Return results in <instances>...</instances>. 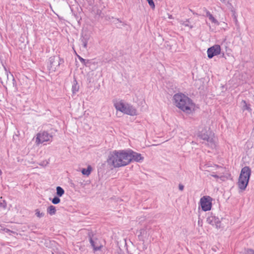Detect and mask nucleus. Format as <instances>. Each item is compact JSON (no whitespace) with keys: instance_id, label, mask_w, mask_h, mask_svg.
Masks as SVG:
<instances>
[{"instance_id":"aec40b11","label":"nucleus","mask_w":254,"mask_h":254,"mask_svg":"<svg viewBox=\"0 0 254 254\" xmlns=\"http://www.w3.org/2000/svg\"><path fill=\"white\" fill-rule=\"evenodd\" d=\"M35 215L37 216V217L41 218L44 216L45 213L44 212H41L39 209H37L35 210Z\"/></svg>"},{"instance_id":"4468645a","label":"nucleus","mask_w":254,"mask_h":254,"mask_svg":"<svg viewBox=\"0 0 254 254\" xmlns=\"http://www.w3.org/2000/svg\"><path fill=\"white\" fill-rule=\"evenodd\" d=\"M89 37L88 35H82L81 38V42L82 44V45L84 48H87V44L88 41L89 40Z\"/></svg>"},{"instance_id":"1a4fd4ad","label":"nucleus","mask_w":254,"mask_h":254,"mask_svg":"<svg viewBox=\"0 0 254 254\" xmlns=\"http://www.w3.org/2000/svg\"><path fill=\"white\" fill-rule=\"evenodd\" d=\"M221 52V47L218 45H215L208 49L207 53L208 57L209 59L212 58L214 56L218 55Z\"/></svg>"},{"instance_id":"39448f33","label":"nucleus","mask_w":254,"mask_h":254,"mask_svg":"<svg viewBox=\"0 0 254 254\" xmlns=\"http://www.w3.org/2000/svg\"><path fill=\"white\" fill-rule=\"evenodd\" d=\"M251 175V170L250 167L246 166L241 170L238 182V186L241 190H246Z\"/></svg>"},{"instance_id":"412c9836","label":"nucleus","mask_w":254,"mask_h":254,"mask_svg":"<svg viewBox=\"0 0 254 254\" xmlns=\"http://www.w3.org/2000/svg\"><path fill=\"white\" fill-rule=\"evenodd\" d=\"M210 176L215 178L216 179H221L222 178V175L219 173L218 172H217V174L214 173H212L210 174Z\"/></svg>"},{"instance_id":"2eb2a0df","label":"nucleus","mask_w":254,"mask_h":254,"mask_svg":"<svg viewBox=\"0 0 254 254\" xmlns=\"http://www.w3.org/2000/svg\"><path fill=\"white\" fill-rule=\"evenodd\" d=\"M206 16L209 18V20L211 21L212 23L219 25L218 21L213 17V16L209 12H206Z\"/></svg>"},{"instance_id":"f3484780","label":"nucleus","mask_w":254,"mask_h":254,"mask_svg":"<svg viewBox=\"0 0 254 254\" xmlns=\"http://www.w3.org/2000/svg\"><path fill=\"white\" fill-rule=\"evenodd\" d=\"M92 170V168L91 166H88L87 168L82 169L81 170V173L84 176H89V175L91 174Z\"/></svg>"},{"instance_id":"0eeeda50","label":"nucleus","mask_w":254,"mask_h":254,"mask_svg":"<svg viewBox=\"0 0 254 254\" xmlns=\"http://www.w3.org/2000/svg\"><path fill=\"white\" fill-rule=\"evenodd\" d=\"M212 200V198L208 195L204 196L200 198V204L203 211H207L211 210Z\"/></svg>"},{"instance_id":"6ab92c4d","label":"nucleus","mask_w":254,"mask_h":254,"mask_svg":"<svg viewBox=\"0 0 254 254\" xmlns=\"http://www.w3.org/2000/svg\"><path fill=\"white\" fill-rule=\"evenodd\" d=\"M57 194L58 196H62L64 193V190L61 187H57L56 188Z\"/></svg>"},{"instance_id":"a878e982","label":"nucleus","mask_w":254,"mask_h":254,"mask_svg":"<svg viewBox=\"0 0 254 254\" xmlns=\"http://www.w3.org/2000/svg\"><path fill=\"white\" fill-rule=\"evenodd\" d=\"M77 57H78V59L82 63V64H83L84 65L86 64V61L85 59H83L82 57H81L79 56H77Z\"/></svg>"},{"instance_id":"423d86ee","label":"nucleus","mask_w":254,"mask_h":254,"mask_svg":"<svg viewBox=\"0 0 254 254\" xmlns=\"http://www.w3.org/2000/svg\"><path fill=\"white\" fill-rule=\"evenodd\" d=\"M53 136L45 131H40L37 134L35 138V143L37 145L44 143L45 142H51L52 141Z\"/></svg>"},{"instance_id":"ddd939ff","label":"nucleus","mask_w":254,"mask_h":254,"mask_svg":"<svg viewBox=\"0 0 254 254\" xmlns=\"http://www.w3.org/2000/svg\"><path fill=\"white\" fill-rule=\"evenodd\" d=\"M209 168H214L215 169L219 168L218 166H217L212 167L211 165H210V164H204L203 165H201V166H200V169L201 170H204V171H208V172H211V171L214 170V169H212V170L211 169H210V170L208 169Z\"/></svg>"},{"instance_id":"5701e85b","label":"nucleus","mask_w":254,"mask_h":254,"mask_svg":"<svg viewBox=\"0 0 254 254\" xmlns=\"http://www.w3.org/2000/svg\"><path fill=\"white\" fill-rule=\"evenodd\" d=\"M181 24L185 26V27H188L190 29L192 27L190 25V22L189 21L187 20L186 21H181Z\"/></svg>"},{"instance_id":"bb28decb","label":"nucleus","mask_w":254,"mask_h":254,"mask_svg":"<svg viewBox=\"0 0 254 254\" xmlns=\"http://www.w3.org/2000/svg\"><path fill=\"white\" fill-rule=\"evenodd\" d=\"M246 254H254V251L253 250H249L247 251Z\"/></svg>"},{"instance_id":"9b49d317","label":"nucleus","mask_w":254,"mask_h":254,"mask_svg":"<svg viewBox=\"0 0 254 254\" xmlns=\"http://www.w3.org/2000/svg\"><path fill=\"white\" fill-rule=\"evenodd\" d=\"M49 62L50 63V69L52 70H55L57 67L59 66L63 60L59 57L56 58L55 57H51L49 58Z\"/></svg>"},{"instance_id":"9d476101","label":"nucleus","mask_w":254,"mask_h":254,"mask_svg":"<svg viewBox=\"0 0 254 254\" xmlns=\"http://www.w3.org/2000/svg\"><path fill=\"white\" fill-rule=\"evenodd\" d=\"M206 221L208 224L215 227L217 229L221 227V221L218 217H216L215 216L211 215L208 216Z\"/></svg>"},{"instance_id":"4be33fe9","label":"nucleus","mask_w":254,"mask_h":254,"mask_svg":"<svg viewBox=\"0 0 254 254\" xmlns=\"http://www.w3.org/2000/svg\"><path fill=\"white\" fill-rule=\"evenodd\" d=\"M60 199L58 197L55 196L52 199V202L53 204H57L60 202Z\"/></svg>"},{"instance_id":"6e6552de","label":"nucleus","mask_w":254,"mask_h":254,"mask_svg":"<svg viewBox=\"0 0 254 254\" xmlns=\"http://www.w3.org/2000/svg\"><path fill=\"white\" fill-rule=\"evenodd\" d=\"M127 153L129 164L132 161L139 162L142 161L143 160V157L141 154L134 152L130 149H127Z\"/></svg>"},{"instance_id":"f03ea898","label":"nucleus","mask_w":254,"mask_h":254,"mask_svg":"<svg viewBox=\"0 0 254 254\" xmlns=\"http://www.w3.org/2000/svg\"><path fill=\"white\" fill-rule=\"evenodd\" d=\"M127 157V149L114 150L110 153L107 162L114 168L124 167L129 164Z\"/></svg>"},{"instance_id":"f257e3e1","label":"nucleus","mask_w":254,"mask_h":254,"mask_svg":"<svg viewBox=\"0 0 254 254\" xmlns=\"http://www.w3.org/2000/svg\"><path fill=\"white\" fill-rule=\"evenodd\" d=\"M174 105L184 113L190 114L195 110V104L186 95L177 93L173 96Z\"/></svg>"},{"instance_id":"c756f323","label":"nucleus","mask_w":254,"mask_h":254,"mask_svg":"<svg viewBox=\"0 0 254 254\" xmlns=\"http://www.w3.org/2000/svg\"><path fill=\"white\" fill-rule=\"evenodd\" d=\"M1 173H2V172H1V171L0 170V175H1Z\"/></svg>"},{"instance_id":"f8f14e48","label":"nucleus","mask_w":254,"mask_h":254,"mask_svg":"<svg viewBox=\"0 0 254 254\" xmlns=\"http://www.w3.org/2000/svg\"><path fill=\"white\" fill-rule=\"evenodd\" d=\"M90 242L94 251H99L102 247V245L99 244L97 240H93L92 238H90Z\"/></svg>"},{"instance_id":"cd10ccee","label":"nucleus","mask_w":254,"mask_h":254,"mask_svg":"<svg viewBox=\"0 0 254 254\" xmlns=\"http://www.w3.org/2000/svg\"><path fill=\"white\" fill-rule=\"evenodd\" d=\"M179 188L180 190H184V187L183 185L180 184L179 186Z\"/></svg>"},{"instance_id":"a211bd4d","label":"nucleus","mask_w":254,"mask_h":254,"mask_svg":"<svg viewBox=\"0 0 254 254\" xmlns=\"http://www.w3.org/2000/svg\"><path fill=\"white\" fill-rule=\"evenodd\" d=\"M241 106L243 110H248L250 112L251 111V109L250 107V105L247 104L246 102L244 100H243L241 102Z\"/></svg>"},{"instance_id":"c85d7f7f","label":"nucleus","mask_w":254,"mask_h":254,"mask_svg":"<svg viewBox=\"0 0 254 254\" xmlns=\"http://www.w3.org/2000/svg\"><path fill=\"white\" fill-rule=\"evenodd\" d=\"M223 2H226L227 0H220Z\"/></svg>"},{"instance_id":"b1692460","label":"nucleus","mask_w":254,"mask_h":254,"mask_svg":"<svg viewBox=\"0 0 254 254\" xmlns=\"http://www.w3.org/2000/svg\"><path fill=\"white\" fill-rule=\"evenodd\" d=\"M72 89L73 93H75L78 91L79 88L77 85V83H74V84L72 85Z\"/></svg>"},{"instance_id":"7ed1b4c3","label":"nucleus","mask_w":254,"mask_h":254,"mask_svg":"<svg viewBox=\"0 0 254 254\" xmlns=\"http://www.w3.org/2000/svg\"><path fill=\"white\" fill-rule=\"evenodd\" d=\"M198 136L206 142V143L213 149L216 147V139L214 133L210 130L209 127H200Z\"/></svg>"},{"instance_id":"393cba45","label":"nucleus","mask_w":254,"mask_h":254,"mask_svg":"<svg viewBox=\"0 0 254 254\" xmlns=\"http://www.w3.org/2000/svg\"><path fill=\"white\" fill-rule=\"evenodd\" d=\"M148 2V4L149 5L152 7V8H154L155 7V4L153 2V0H146Z\"/></svg>"},{"instance_id":"20e7f679","label":"nucleus","mask_w":254,"mask_h":254,"mask_svg":"<svg viewBox=\"0 0 254 254\" xmlns=\"http://www.w3.org/2000/svg\"><path fill=\"white\" fill-rule=\"evenodd\" d=\"M114 105L117 111L124 114L130 116H135L137 115L136 109L124 100H116L114 101Z\"/></svg>"},{"instance_id":"dca6fc26","label":"nucleus","mask_w":254,"mask_h":254,"mask_svg":"<svg viewBox=\"0 0 254 254\" xmlns=\"http://www.w3.org/2000/svg\"><path fill=\"white\" fill-rule=\"evenodd\" d=\"M47 213L50 215L52 216L56 214V208L54 205L49 206L47 209Z\"/></svg>"}]
</instances>
